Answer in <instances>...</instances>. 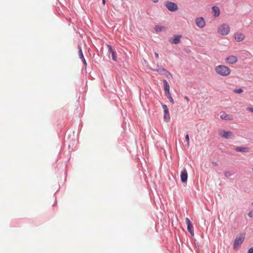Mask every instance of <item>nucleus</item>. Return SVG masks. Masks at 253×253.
Returning a JSON list of instances; mask_svg holds the SVG:
<instances>
[{
	"label": "nucleus",
	"mask_w": 253,
	"mask_h": 253,
	"mask_svg": "<svg viewBox=\"0 0 253 253\" xmlns=\"http://www.w3.org/2000/svg\"><path fill=\"white\" fill-rule=\"evenodd\" d=\"M220 118L222 120L226 121H232L233 119V116L231 115L227 114L225 113H223L220 115Z\"/></svg>",
	"instance_id": "nucleus-12"
},
{
	"label": "nucleus",
	"mask_w": 253,
	"mask_h": 253,
	"mask_svg": "<svg viewBox=\"0 0 253 253\" xmlns=\"http://www.w3.org/2000/svg\"><path fill=\"white\" fill-rule=\"evenodd\" d=\"M78 48L79 49V58L82 61L84 66L86 67L87 66V63L84 58V54H83L82 49V47L80 44H78Z\"/></svg>",
	"instance_id": "nucleus-10"
},
{
	"label": "nucleus",
	"mask_w": 253,
	"mask_h": 253,
	"mask_svg": "<svg viewBox=\"0 0 253 253\" xmlns=\"http://www.w3.org/2000/svg\"><path fill=\"white\" fill-rule=\"evenodd\" d=\"M226 61L230 64H233L237 61V58L236 56L231 55L226 58Z\"/></svg>",
	"instance_id": "nucleus-13"
},
{
	"label": "nucleus",
	"mask_w": 253,
	"mask_h": 253,
	"mask_svg": "<svg viewBox=\"0 0 253 253\" xmlns=\"http://www.w3.org/2000/svg\"><path fill=\"white\" fill-rule=\"evenodd\" d=\"M167 70L162 66H158V68L154 69L153 71L159 73L160 74L164 75Z\"/></svg>",
	"instance_id": "nucleus-16"
},
{
	"label": "nucleus",
	"mask_w": 253,
	"mask_h": 253,
	"mask_svg": "<svg viewBox=\"0 0 253 253\" xmlns=\"http://www.w3.org/2000/svg\"><path fill=\"white\" fill-rule=\"evenodd\" d=\"M249 110L251 112L253 113V108H249Z\"/></svg>",
	"instance_id": "nucleus-31"
},
{
	"label": "nucleus",
	"mask_w": 253,
	"mask_h": 253,
	"mask_svg": "<svg viewBox=\"0 0 253 253\" xmlns=\"http://www.w3.org/2000/svg\"><path fill=\"white\" fill-rule=\"evenodd\" d=\"M234 92L236 93H241L243 92V90L241 88H239L238 89H234Z\"/></svg>",
	"instance_id": "nucleus-25"
},
{
	"label": "nucleus",
	"mask_w": 253,
	"mask_h": 253,
	"mask_svg": "<svg viewBox=\"0 0 253 253\" xmlns=\"http://www.w3.org/2000/svg\"><path fill=\"white\" fill-rule=\"evenodd\" d=\"M245 39V36L241 33H237L235 35V39L237 42H241Z\"/></svg>",
	"instance_id": "nucleus-14"
},
{
	"label": "nucleus",
	"mask_w": 253,
	"mask_h": 253,
	"mask_svg": "<svg viewBox=\"0 0 253 253\" xmlns=\"http://www.w3.org/2000/svg\"><path fill=\"white\" fill-rule=\"evenodd\" d=\"M212 164L213 166L216 167L218 166V164L215 162H212Z\"/></svg>",
	"instance_id": "nucleus-28"
},
{
	"label": "nucleus",
	"mask_w": 253,
	"mask_h": 253,
	"mask_svg": "<svg viewBox=\"0 0 253 253\" xmlns=\"http://www.w3.org/2000/svg\"><path fill=\"white\" fill-rule=\"evenodd\" d=\"M215 71L217 74L221 76H227L231 72L230 69L224 65H218L215 68Z\"/></svg>",
	"instance_id": "nucleus-1"
},
{
	"label": "nucleus",
	"mask_w": 253,
	"mask_h": 253,
	"mask_svg": "<svg viewBox=\"0 0 253 253\" xmlns=\"http://www.w3.org/2000/svg\"><path fill=\"white\" fill-rule=\"evenodd\" d=\"M163 83L165 93L169 92V85L168 81L166 80H164Z\"/></svg>",
	"instance_id": "nucleus-17"
},
{
	"label": "nucleus",
	"mask_w": 253,
	"mask_h": 253,
	"mask_svg": "<svg viewBox=\"0 0 253 253\" xmlns=\"http://www.w3.org/2000/svg\"><path fill=\"white\" fill-rule=\"evenodd\" d=\"M230 31V27L227 24H223L218 30V32L222 36L227 35Z\"/></svg>",
	"instance_id": "nucleus-3"
},
{
	"label": "nucleus",
	"mask_w": 253,
	"mask_h": 253,
	"mask_svg": "<svg viewBox=\"0 0 253 253\" xmlns=\"http://www.w3.org/2000/svg\"><path fill=\"white\" fill-rule=\"evenodd\" d=\"M235 150L237 152H247L249 151V149L248 147H237L235 148Z\"/></svg>",
	"instance_id": "nucleus-18"
},
{
	"label": "nucleus",
	"mask_w": 253,
	"mask_h": 253,
	"mask_svg": "<svg viewBox=\"0 0 253 253\" xmlns=\"http://www.w3.org/2000/svg\"><path fill=\"white\" fill-rule=\"evenodd\" d=\"M224 174L226 177H229L233 174V173H231L230 171L227 170L224 172Z\"/></svg>",
	"instance_id": "nucleus-23"
},
{
	"label": "nucleus",
	"mask_w": 253,
	"mask_h": 253,
	"mask_svg": "<svg viewBox=\"0 0 253 253\" xmlns=\"http://www.w3.org/2000/svg\"><path fill=\"white\" fill-rule=\"evenodd\" d=\"M219 135L223 138L225 139L231 138L233 136V133L230 131L222 130L219 133Z\"/></svg>",
	"instance_id": "nucleus-8"
},
{
	"label": "nucleus",
	"mask_w": 253,
	"mask_h": 253,
	"mask_svg": "<svg viewBox=\"0 0 253 253\" xmlns=\"http://www.w3.org/2000/svg\"><path fill=\"white\" fill-rule=\"evenodd\" d=\"M161 104L162 108L164 110V119L165 121L168 122L170 120V116L169 109L166 105L163 103H162Z\"/></svg>",
	"instance_id": "nucleus-6"
},
{
	"label": "nucleus",
	"mask_w": 253,
	"mask_h": 253,
	"mask_svg": "<svg viewBox=\"0 0 253 253\" xmlns=\"http://www.w3.org/2000/svg\"><path fill=\"white\" fill-rule=\"evenodd\" d=\"M212 10L213 12V15L215 17H217L219 16L220 14V10L218 6H213L211 7Z\"/></svg>",
	"instance_id": "nucleus-15"
},
{
	"label": "nucleus",
	"mask_w": 253,
	"mask_h": 253,
	"mask_svg": "<svg viewBox=\"0 0 253 253\" xmlns=\"http://www.w3.org/2000/svg\"><path fill=\"white\" fill-rule=\"evenodd\" d=\"M184 99L187 101V102H189V101H190V99L189 98H188V96H186L184 97Z\"/></svg>",
	"instance_id": "nucleus-29"
},
{
	"label": "nucleus",
	"mask_w": 253,
	"mask_h": 253,
	"mask_svg": "<svg viewBox=\"0 0 253 253\" xmlns=\"http://www.w3.org/2000/svg\"><path fill=\"white\" fill-rule=\"evenodd\" d=\"M185 140L186 141V145H187L188 147H189L190 142H189V135L188 133H187L185 135Z\"/></svg>",
	"instance_id": "nucleus-24"
},
{
	"label": "nucleus",
	"mask_w": 253,
	"mask_h": 253,
	"mask_svg": "<svg viewBox=\"0 0 253 253\" xmlns=\"http://www.w3.org/2000/svg\"><path fill=\"white\" fill-rule=\"evenodd\" d=\"M252 205L253 206V202L252 203Z\"/></svg>",
	"instance_id": "nucleus-34"
},
{
	"label": "nucleus",
	"mask_w": 253,
	"mask_h": 253,
	"mask_svg": "<svg viewBox=\"0 0 253 253\" xmlns=\"http://www.w3.org/2000/svg\"><path fill=\"white\" fill-rule=\"evenodd\" d=\"M102 0V3L103 5H105V0Z\"/></svg>",
	"instance_id": "nucleus-33"
},
{
	"label": "nucleus",
	"mask_w": 253,
	"mask_h": 253,
	"mask_svg": "<svg viewBox=\"0 0 253 253\" xmlns=\"http://www.w3.org/2000/svg\"><path fill=\"white\" fill-rule=\"evenodd\" d=\"M247 253H253V247L250 248L248 250Z\"/></svg>",
	"instance_id": "nucleus-27"
},
{
	"label": "nucleus",
	"mask_w": 253,
	"mask_h": 253,
	"mask_svg": "<svg viewBox=\"0 0 253 253\" xmlns=\"http://www.w3.org/2000/svg\"><path fill=\"white\" fill-rule=\"evenodd\" d=\"M245 238V234H242L241 236H237L234 240L233 243V248L234 249H238L244 241Z\"/></svg>",
	"instance_id": "nucleus-2"
},
{
	"label": "nucleus",
	"mask_w": 253,
	"mask_h": 253,
	"mask_svg": "<svg viewBox=\"0 0 253 253\" xmlns=\"http://www.w3.org/2000/svg\"><path fill=\"white\" fill-rule=\"evenodd\" d=\"M155 57L156 58H159V54L157 52H155Z\"/></svg>",
	"instance_id": "nucleus-30"
},
{
	"label": "nucleus",
	"mask_w": 253,
	"mask_h": 253,
	"mask_svg": "<svg viewBox=\"0 0 253 253\" xmlns=\"http://www.w3.org/2000/svg\"><path fill=\"white\" fill-rule=\"evenodd\" d=\"M195 23L196 25L200 28H203L206 25L205 20L202 17L196 18Z\"/></svg>",
	"instance_id": "nucleus-9"
},
{
	"label": "nucleus",
	"mask_w": 253,
	"mask_h": 253,
	"mask_svg": "<svg viewBox=\"0 0 253 253\" xmlns=\"http://www.w3.org/2000/svg\"><path fill=\"white\" fill-rule=\"evenodd\" d=\"M248 215L250 217H253V211H250L248 213Z\"/></svg>",
	"instance_id": "nucleus-26"
},
{
	"label": "nucleus",
	"mask_w": 253,
	"mask_h": 253,
	"mask_svg": "<svg viewBox=\"0 0 253 253\" xmlns=\"http://www.w3.org/2000/svg\"><path fill=\"white\" fill-rule=\"evenodd\" d=\"M181 37V35H174V38L172 40V43L174 44H177L180 42V39Z\"/></svg>",
	"instance_id": "nucleus-19"
},
{
	"label": "nucleus",
	"mask_w": 253,
	"mask_h": 253,
	"mask_svg": "<svg viewBox=\"0 0 253 253\" xmlns=\"http://www.w3.org/2000/svg\"><path fill=\"white\" fill-rule=\"evenodd\" d=\"M159 0H152V1L154 3H157Z\"/></svg>",
	"instance_id": "nucleus-32"
},
{
	"label": "nucleus",
	"mask_w": 253,
	"mask_h": 253,
	"mask_svg": "<svg viewBox=\"0 0 253 253\" xmlns=\"http://www.w3.org/2000/svg\"><path fill=\"white\" fill-rule=\"evenodd\" d=\"M165 5L167 8L171 12H174L178 9L177 4L173 2L168 1L166 2Z\"/></svg>",
	"instance_id": "nucleus-4"
},
{
	"label": "nucleus",
	"mask_w": 253,
	"mask_h": 253,
	"mask_svg": "<svg viewBox=\"0 0 253 253\" xmlns=\"http://www.w3.org/2000/svg\"><path fill=\"white\" fill-rule=\"evenodd\" d=\"M188 231L192 236L194 235V227L192 222L188 218L185 219Z\"/></svg>",
	"instance_id": "nucleus-5"
},
{
	"label": "nucleus",
	"mask_w": 253,
	"mask_h": 253,
	"mask_svg": "<svg viewBox=\"0 0 253 253\" xmlns=\"http://www.w3.org/2000/svg\"><path fill=\"white\" fill-rule=\"evenodd\" d=\"M163 75H165L168 79H172V74L168 70L166 71Z\"/></svg>",
	"instance_id": "nucleus-22"
},
{
	"label": "nucleus",
	"mask_w": 253,
	"mask_h": 253,
	"mask_svg": "<svg viewBox=\"0 0 253 253\" xmlns=\"http://www.w3.org/2000/svg\"><path fill=\"white\" fill-rule=\"evenodd\" d=\"M108 48V51L111 54L112 60L114 61L117 60V57L116 56V52L113 49L112 46L110 44L107 45Z\"/></svg>",
	"instance_id": "nucleus-11"
},
{
	"label": "nucleus",
	"mask_w": 253,
	"mask_h": 253,
	"mask_svg": "<svg viewBox=\"0 0 253 253\" xmlns=\"http://www.w3.org/2000/svg\"><path fill=\"white\" fill-rule=\"evenodd\" d=\"M166 95L168 98V99L169 100V102L172 104H173L174 103V100L170 94V92H167L166 93Z\"/></svg>",
	"instance_id": "nucleus-21"
},
{
	"label": "nucleus",
	"mask_w": 253,
	"mask_h": 253,
	"mask_svg": "<svg viewBox=\"0 0 253 253\" xmlns=\"http://www.w3.org/2000/svg\"><path fill=\"white\" fill-rule=\"evenodd\" d=\"M188 178V173L185 168H184L180 173V180L182 183H186Z\"/></svg>",
	"instance_id": "nucleus-7"
},
{
	"label": "nucleus",
	"mask_w": 253,
	"mask_h": 253,
	"mask_svg": "<svg viewBox=\"0 0 253 253\" xmlns=\"http://www.w3.org/2000/svg\"><path fill=\"white\" fill-rule=\"evenodd\" d=\"M165 29L164 26L156 25L154 27V30L156 33H160Z\"/></svg>",
	"instance_id": "nucleus-20"
}]
</instances>
